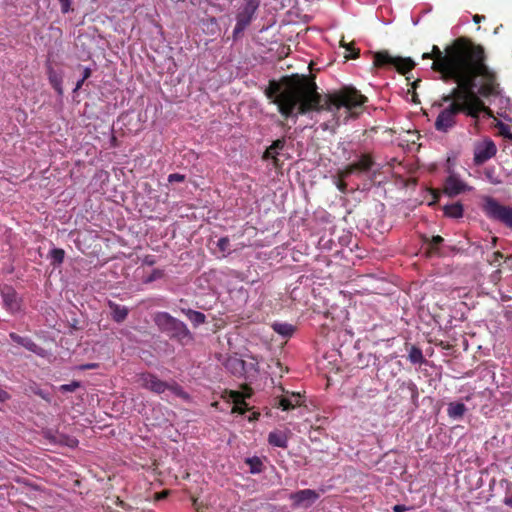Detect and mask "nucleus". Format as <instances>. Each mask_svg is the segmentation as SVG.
<instances>
[{"mask_svg":"<svg viewBox=\"0 0 512 512\" xmlns=\"http://www.w3.org/2000/svg\"><path fill=\"white\" fill-rule=\"evenodd\" d=\"M265 96L278 107L279 113L285 118L297 119L298 115L308 112L329 111L334 114L341 108L350 112V117H357V109L367 102V97L354 87H343L338 92L329 94L322 102L314 82L305 77H284L280 82L271 80L265 89Z\"/></svg>","mask_w":512,"mask_h":512,"instance_id":"f257e3e1","label":"nucleus"},{"mask_svg":"<svg viewBox=\"0 0 512 512\" xmlns=\"http://www.w3.org/2000/svg\"><path fill=\"white\" fill-rule=\"evenodd\" d=\"M422 58L433 60L431 68L440 74L441 80L458 85L473 84L487 72L483 48L464 37L455 39L444 51L433 45L432 51L424 53Z\"/></svg>","mask_w":512,"mask_h":512,"instance_id":"f03ea898","label":"nucleus"},{"mask_svg":"<svg viewBox=\"0 0 512 512\" xmlns=\"http://www.w3.org/2000/svg\"><path fill=\"white\" fill-rule=\"evenodd\" d=\"M473 84L458 85L453 87L448 94L441 97L442 103L448 105L443 108L434 123L436 131L448 133L457 125V117L463 114L474 120H478L480 114L486 112L488 108L474 91Z\"/></svg>","mask_w":512,"mask_h":512,"instance_id":"7ed1b4c3","label":"nucleus"},{"mask_svg":"<svg viewBox=\"0 0 512 512\" xmlns=\"http://www.w3.org/2000/svg\"><path fill=\"white\" fill-rule=\"evenodd\" d=\"M153 321L161 333L181 346L192 344L195 340L187 324L168 312H156L153 316Z\"/></svg>","mask_w":512,"mask_h":512,"instance_id":"20e7f679","label":"nucleus"},{"mask_svg":"<svg viewBox=\"0 0 512 512\" xmlns=\"http://www.w3.org/2000/svg\"><path fill=\"white\" fill-rule=\"evenodd\" d=\"M260 5L261 0H242L235 15L236 24L232 33L234 41H237L242 36L256 18Z\"/></svg>","mask_w":512,"mask_h":512,"instance_id":"39448f33","label":"nucleus"},{"mask_svg":"<svg viewBox=\"0 0 512 512\" xmlns=\"http://www.w3.org/2000/svg\"><path fill=\"white\" fill-rule=\"evenodd\" d=\"M374 65L378 67H394L399 73L406 74L415 67V62L409 57H394L387 51L374 54Z\"/></svg>","mask_w":512,"mask_h":512,"instance_id":"423d86ee","label":"nucleus"},{"mask_svg":"<svg viewBox=\"0 0 512 512\" xmlns=\"http://www.w3.org/2000/svg\"><path fill=\"white\" fill-rule=\"evenodd\" d=\"M483 210L488 218L498 221L512 229V207L502 205L496 199L487 197Z\"/></svg>","mask_w":512,"mask_h":512,"instance_id":"0eeeda50","label":"nucleus"},{"mask_svg":"<svg viewBox=\"0 0 512 512\" xmlns=\"http://www.w3.org/2000/svg\"><path fill=\"white\" fill-rule=\"evenodd\" d=\"M0 296L3 301L4 308L12 314H15L21 309V298L16 290L7 284L0 285Z\"/></svg>","mask_w":512,"mask_h":512,"instance_id":"6e6552de","label":"nucleus"},{"mask_svg":"<svg viewBox=\"0 0 512 512\" xmlns=\"http://www.w3.org/2000/svg\"><path fill=\"white\" fill-rule=\"evenodd\" d=\"M497 153V147L491 139H486L478 143L474 149V164L479 166L494 157Z\"/></svg>","mask_w":512,"mask_h":512,"instance_id":"1a4fd4ad","label":"nucleus"},{"mask_svg":"<svg viewBox=\"0 0 512 512\" xmlns=\"http://www.w3.org/2000/svg\"><path fill=\"white\" fill-rule=\"evenodd\" d=\"M319 497L320 494L312 489L299 490L291 493L289 496L290 500H292V506L295 508H309L319 499Z\"/></svg>","mask_w":512,"mask_h":512,"instance_id":"9d476101","label":"nucleus"},{"mask_svg":"<svg viewBox=\"0 0 512 512\" xmlns=\"http://www.w3.org/2000/svg\"><path fill=\"white\" fill-rule=\"evenodd\" d=\"M471 190L472 187L463 182L457 174H451L445 180L443 192L453 198Z\"/></svg>","mask_w":512,"mask_h":512,"instance_id":"9b49d317","label":"nucleus"},{"mask_svg":"<svg viewBox=\"0 0 512 512\" xmlns=\"http://www.w3.org/2000/svg\"><path fill=\"white\" fill-rule=\"evenodd\" d=\"M139 382L141 386L156 394L164 393L169 389L167 382L160 380L155 374L146 372L139 375Z\"/></svg>","mask_w":512,"mask_h":512,"instance_id":"f8f14e48","label":"nucleus"},{"mask_svg":"<svg viewBox=\"0 0 512 512\" xmlns=\"http://www.w3.org/2000/svg\"><path fill=\"white\" fill-rule=\"evenodd\" d=\"M9 337L14 343L23 346L28 351L33 352L39 356L43 355V348L38 346L30 337L20 336L15 332H11Z\"/></svg>","mask_w":512,"mask_h":512,"instance_id":"ddd939ff","label":"nucleus"},{"mask_svg":"<svg viewBox=\"0 0 512 512\" xmlns=\"http://www.w3.org/2000/svg\"><path fill=\"white\" fill-rule=\"evenodd\" d=\"M467 411L468 408L463 402L453 401L447 404V415L452 420H462Z\"/></svg>","mask_w":512,"mask_h":512,"instance_id":"4468645a","label":"nucleus"},{"mask_svg":"<svg viewBox=\"0 0 512 512\" xmlns=\"http://www.w3.org/2000/svg\"><path fill=\"white\" fill-rule=\"evenodd\" d=\"M108 307L111 311V318L114 322L122 323L128 317L129 309L126 306L117 304L113 301H108Z\"/></svg>","mask_w":512,"mask_h":512,"instance_id":"2eb2a0df","label":"nucleus"},{"mask_svg":"<svg viewBox=\"0 0 512 512\" xmlns=\"http://www.w3.org/2000/svg\"><path fill=\"white\" fill-rule=\"evenodd\" d=\"M288 433L280 430L271 431L267 441L273 447L286 449L288 447Z\"/></svg>","mask_w":512,"mask_h":512,"instance_id":"dca6fc26","label":"nucleus"},{"mask_svg":"<svg viewBox=\"0 0 512 512\" xmlns=\"http://www.w3.org/2000/svg\"><path fill=\"white\" fill-rule=\"evenodd\" d=\"M225 368L234 376L242 377L244 371V360L238 357H228L224 363Z\"/></svg>","mask_w":512,"mask_h":512,"instance_id":"f3484780","label":"nucleus"},{"mask_svg":"<svg viewBox=\"0 0 512 512\" xmlns=\"http://www.w3.org/2000/svg\"><path fill=\"white\" fill-rule=\"evenodd\" d=\"M228 398L234 403V406L232 408L233 413H239L241 415L245 414L246 409L243 408V406H246V402L244 400V396L239 391H229Z\"/></svg>","mask_w":512,"mask_h":512,"instance_id":"a211bd4d","label":"nucleus"},{"mask_svg":"<svg viewBox=\"0 0 512 512\" xmlns=\"http://www.w3.org/2000/svg\"><path fill=\"white\" fill-rule=\"evenodd\" d=\"M285 145L286 141L284 138L275 140L264 152L263 159H273L274 164H277L276 155L284 149Z\"/></svg>","mask_w":512,"mask_h":512,"instance_id":"6ab92c4d","label":"nucleus"},{"mask_svg":"<svg viewBox=\"0 0 512 512\" xmlns=\"http://www.w3.org/2000/svg\"><path fill=\"white\" fill-rule=\"evenodd\" d=\"M400 389L407 391V396L410 399L412 405L417 408L419 406V392L417 385L413 381L409 380L408 382H402Z\"/></svg>","mask_w":512,"mask_h":512,"instance_id":"aec40b11","label":"nucleus"},{"mask_svg":"<svg viewBox=\"0 0 512 512\" xmlns=\"http://www.w3.org/2000/svg\"><path fill=\"white\" fill-rule=\"evenodd\" d=\"M301 395L299 393H292L289 397H281L278 399L277 405L284 411L291 410L301 405Z\"/></svg>","mask_w":512,"mask_h":512,"instance_id":"412c9836","label":"nucleus"},{"mask_svg":"<svg viewBox=\"0 0 512 512\" xmlns=\"http://www.w3.org/2000/svg\"><path fill=\"white\" fill-rule=\"evenodd\" d=\"M181 312L187 317L194 327H198L206 322V315L200 311L190 308H181Z\"/></svg>","mask_w":512,"mask_h":512,"instance_id":"4be33fe9","label":"nucleus"},{"mask_svg":"<svg viewBox=\"0 0 512 512\" xmlns=\"http://www.w3.org/2000/svg\"><path fill=\"white\" fill-rule=\"evenodd\" d=\"M443 213L448 218L459 219L463 217L464 208L460 202H455L445 205L443 207Z\"/></svg>","mask_w":512,"mask_h":512,"instance_id":"5701e85b","label":"nucleus"},{"mask_svg":"<svg viewBox=\"0 0 512 512\" xmlns=\"http://www.w3.org/2000/svg\"><path fill=\"white\" fill-rule=\"evenodd\" d=\"M48 79L52 87L55 89V91L62 95L63 88H62V77L59 75L51 66L48 67Z\"/></svg>","mask_w":512,"mask_h":512,"instance_id":"b1692460","label":"nucleus"},{"mask_svg":"<svg viewBox=\"0 0 512 512\" xmlns=\"http://www.w3.org/2000/svg\"><path fill=\"white\" fill-rule=\"evenodd\" d=\"M272 328L277 334L285 338L291 337L295 332V327L289 323L275 322L272 324Z\"/></svg>","mask_w":512,"mask_h":512,"instance_id":"393cba45","label":"nucleus"},{"mask_svg":"<svg viewBox=\"0 0 512 512\" xmlns=\"http://www.w3.org/2000/svg\"><path fill=\"white\" fill-rule=\"evenodd\" d=\"M408 360L412 364H426L427 360L424 358L422 350L417 346H411L408 350Z\"/></svg>","mask_w":512,"mask_h":512,"instance_id":"a878e982","label":"nucleus"},{"mask_svg":"<svg viewBox=\"0 0 512 512\" xmlns=\"http://www.w3.org/2000/svg\"><path fill=\"white\" fill-rule=\"evenodd\" d=\"M245 463L249 466L251 474H259L263 471V462L257 456L246 458Z\"/></svg>","mask_w":512,"mask_h":512,"instance_id":"bb28decb","label":"nucleus"},{"mask_svg":"<svg viewBox=\"0 0 512 512\" xmlns=\"http://www.w3.org/2000/svg\"><path fill=\"white\" fill-rule=\"evenodd\" d=\"M423 241L425 244L429 246V249L431 250L429 254H439L438 246L441 245L444 242V238L436 235L432 238L424 237Z\"/></svg>","mask_w":512,"mask_h":512,"instance_id":"cd10ccee","label":"nucleus"},{"mask_svg":"<svg viewBox=\"0 0 512 512\" xmlns=\"http://www.w3.org/2000/svg\"><path fill=\"white\" fill-rule=\"evenodd\" d=\"M258 363L253 359L251 362L244 361L243 376L245 379L255 378L258 375Z\"/></svg>","mask_w":512,"mask_h":512,"instance_id":"c85d7f7f","label":"nucleus"},{"mask_svg":"<svg viewBox=\"0 0 512 512\" xmlns=\"http://www.w3.org/2000/svg\"><path fill=\"white\" fill-rule=\"evenodd\" d=\"M49 257L53 266H59L64 261L65 251L61 248H53L49 253Z\"/></svg>","mask_w":512,"mask_h":512,"instance_id":"c756f323","label":"nucleus"},{"mask_svg":"<svg viewBox=\"0 0 512 512\" xmlns=\"http://www.w3.org/2000/svg\"><path fill=\"white\" fill-rule=\"evenodd\" d=\"M484 175L487 181L493 185H498L502 183L501 178L496 173V168L494 166H488L484 169Z\"/></svg>","mask_w":512,"mask_h":512,"instance_id":"7c9ffc66","label":"nucleus"},{"mask_svg":"<svg viewBox=\"0 0 512 512\" xmlns=\"http://www.w3.org/2000/svg\"><path fill=\"white\" fill-rule=\"evenodd\" d=\"M355 164H356L358 170L367 172L371 169V167L373 165V161L370 157H368L366 155H362L360 160Z\"/></svg>","mask_w":512,"mask_h":512,"instance_id":"2f4dec72","label":"nucleus"},{"mask_svg":"<svg viewBox=\"0 0 512 512\" xmlns=\"http://www.w3.org/2000/svg\"><path fill=\"white\" fill-rule=\"evenodd\" d=\"M80 387H82V383L80 381L73 380L69 384H63V385L59 386L58 390L61 393H71Z\"/></svg>","mask_w":512,"mask_h":512,"instance_id":"473e14b6","label":"nucleus"},{"mask_svg":"<svg viewBox=\"0 0 512 512\" xmlns=\"http://www.w3.org/2000/svg\"><path fill=\"white\" fill-rule=\"evenodd\" d=\"M496 128L498 129L499 133L509 140H512V132L511 127L503 122H498L496 124Z\"/></svg>","mask_w":512,"mask_h":512,"instance_id":"72a5a7b5","label":"nucleus"},{"mask_svg":"<svg viewBox=\"0 0 512 512\" xmlns=\"http://www.w3.org/2000/svg\"><path fill=\"white\" fill-rule=\"evenodd\" d=\"M216 246L217 248L222 252V253H227V254H230V240L228 237H221L220 239H218L217 243H216Z\"/></svg>","mask_w":512,"mask_h":512,"instance_id":"f704fd0d","label":"nucleus"},{"mask_svg":"<svg viewBox=\"0 0 512 512\" xmlns=\"http://www.w3.org/2000/svg\"><path fill=\"white\" fill-rule=\"evenodd\" d=\"M164 277V271L161 269H154L150 275H148L143 282L145 284L152 283Z\"/></svg>","mask_w":512,"mask_h":512,"instance_id":"c9c22d12","label":"nucleus"},{"mask_svg":"<svg viewBox=\"0 0 512 512\" xmlns=\"http://www.w3.org/2000/svg\"><path fill=\"white\" fill-rule=\"evenodd\" d=\"M186 179L184 174L180 173H172L168 176V182L174 183V182H184Z\"/></svg>","mask_w":512,"mask_h":512,"instance_id":"e433bc0d","label":"nucleus"},{"mask_svg":"<svg viewBox=\"0 0 512 512\" xmlns=\"http://www.w3.org/2000/svg\"><path fill=\"white\" fill-rule=\"evenodd\" d=\"M61 5V12L63 14L68 13L71 10L72 0H57Z\"/></svg>","mask_w":512,"mask_h":512,"instance_id":"4c0bfd02","label":"nucleus"},{"mask_svg":"<svg viewBox=\"0 0 512 512\" xmlns=\"http://www.w3.org/2000/svg\"><path fill=\"white\" fill-rule=\"evenodd\" d=\"M502 258H503V254L499 251H496L492 254L491 259H489L488 261L491 265H498L500 259H502Z\"/></svg>","mask_w":512,"mask_h":512,"instance_id":"58836bf2","label":"nucleus"},{"mask_svg":"<svg viewBox=\"0 0 512 512\" xmlns=\"http://www.w3.org/2000/svg\"><path fill=\"white\" fill-rule=\"evenodd\" d=\"M355 170H358L357 169V166L356 164H352V165H349L345 171L342 173V177L343 178H346V177H349Z\"/></svg>","mask_w":512,"mask_h":512,"instance_id":"ea45409f","label":"nucleus"},{"mask_svg":"<svg viewBox=\"0 0 512 512\" xmlns=\"http://www.w3.org/2000/svg\"><path fill=\"white\" fill-rule=\"evenodd\" d=\"M347 50L350 52L349 55L346 56V58L355 59L359 56V50L352 48L351 46L347 47Z\"/></svg>","mask_w":512,"mask_h":512,"instance_id":"a19ab883","label":"nucleus"},{"mask_svg":"<svg viewBox=\"0 0 512 512\" xmlns=\"http://www.w3.org/2000/svg\"><path fill=\"white\" fill-rule=\"evenodd\" d=\"M98 367L97 363H87L80 366L81 370H91L96 369Z\"/></svg>","mask_w":512,"mask_h":512,"instance_id":"79ce46f5","label":"nucleus"},{"mask_svg":"<svg viewBox=\"0 0 512 512\" xmlns=\"http://www.w3.org/2000/svg\"><path fill=\"white\" fill-rule=\"evenodd\" d=\"M92 74V69L90 67H85L83 69L82 77L83 79H88Z\"/></svg>","mask_w":512,"mask_h":512,"instance_id":"37998d69","label":"nucleus"},{"mask_svg":"<svg viewBox=\"0 0 512 512\" xmlns=\"http://www.w3.org/2000/svg\"><path fill=\"white\" fill-rule=\"evenodd\" d=\"M9 399V394L0 388V402H5L6 400Z\"/></svg>","mask_w":512,"mask_h":512,"instance_id":"c03bdc74","label":"nucleus"},{"mask_svg":"<svg viewBox=\"0 0 512 512\" xmlns=\"http://www.w3.org/2000/svg\"><path fill=\"white\" fill-rule=\"evenodd\" d=\"M9 399V394L0 388V402H5L6 400Z\"/></svg>","mask_w":512,"mask_h":512,"instance_id":"a18cd8bd","label":"nucleus"},{"mask_svg":"<svg viewBox=\"0 0 512 512\" xmlns=\"http://www.w3.org/2000/svg\"><path fill=\"white\" fill-rule=\"evenodd\" d=\"M86 81V79H83V77H81V79H79L77 82H76V85L73 89V92H76L78 91L84 84V82Z\"/></svg>","mask_w":512,"mask_h":512,"instance_id":"49530a36","label":"nucleus"},{"mask_svg":"<svg viewBox=\"0 0 512 512\" xmlns=\"http://www.w3.org/2000/svg\"><path fill=\"white\" fill-rule=\"evenodd\" d=\"M336 186H337L338 190H340L341 192H343V193L346 192L347 184L345 182L339 181V182H337Z\"/></svg>","mask_w":512,"mask_h":512,"instance_id":"de8ad7c7","label":"nucleus"},{"mask_svg":"<svg viewBox=\"0 0 512 512\" xmlns=\"http://www.w3.org/2000/svg\"><path fill=\"white\" fill-rule=\"evenodd\" d=\"M393 510L394 512H407V508L404 505H395Z\"/></svg>","mask_w":512,"mask_h":512,"instance_id":"09e8293b","label":"nucleus"},{"mask_svg":"<svg viewBox=\"0 0 512 512\" xmlns=\"http://www.w3.org/2000/svg\"><path fill=\"white\" fill-rule=\"evenodd\" d=\"M503 503H504L506 506H508V507L512 508V495H511V496H509V497H505V498H504V500H503Z\"/></svg>","mask_w":512,"mask_h":512,"instance_id":"8fccbe9b","label":"nucleus"},{"mask_svg":"<svg viewBox=\"0 0 512 512\" xmlns=\"http://www.w3.org/2000/svg\"><path fill=\"white\" fill-rule=\"evenodd\" d=\"M484 19H485V16H482V15L476 14V15L473 16V21L475 23H480Z\"/></svg>","mask_w":512,"mask_h":512,"instance_id":"3c124183","label":"nucleus"},{"mask_svg":"<svg viewBox=\"0 0 512 512\" xmlns=\"http://www.w3.org/2000/svg\"><path fill=\"white\" fill-rule=\"evenodd\" d=\"M439 199H440V193L437 191H433V202L431 204L438 202Z\"/></svg>","mask_w":512,"mask_h":512,"instance_id":"603ef678","label":"nucleus"},{"mask_svg":"<svg viewBox=\"0 0 512 512\" xmlns=\"http://www.w3.org/2000/svg\"><path fill=\"white\" fill-rule=\"evenodd\" d=\"M168 492L167 491H162L158 494L157 498L158 499H163L167 496Z\"/></svg>","mask_w":512,"mask_h":512,"instance_id":"864d4df0","label":"nucleus"},{"mask_svg":"<svg viewBox=\"0 0 512 512\" xmlns=\"http://www.w3.org/2000/svg\"><path fill=\"white\" fill-rule=\"evenodd\" d=\"M144 263L147 264V265H153L154 264V260L153 259H149L148 257H146L145 260H144Z\"/></svg>","mask_w":512,"mask_h":512,"instance_id":"5fc2aeb1","label":"nucleus"},{"mask_svg":"<svg viewBox=\"0 0 512 512\" xmlns=\"http://www.w3.org/2000/svg\"><path fill=\"white\" fill-rule=\"evenodd\" d=\"M258 416H259V413H254V414H253V417H250V418H249V421H253V420L258 419Z\"/></svg>","mask_w":512,"mask_h":512,"instance_id":"6e6d98bb","label":"nucleus"},{"mask_svg":"<svg viewBox=\"0 0 512 512\" xmlns=\"http://www.w3.org/2000/svg\"><path fill=\"white\" fill-rule=\"evenodd\" d=\"M210 22H211L212 24H216V18H214V17L210 18Z\"/></svg>","mask_w":512,"mask_h":512,"instance_id":"4d7b16f0","label":"nucleus"}]
</instances>
